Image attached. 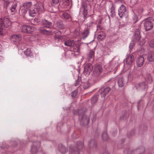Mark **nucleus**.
I'll use <instances>...</instances> for the list:
<instances>
[{"mask_svg":"<svg viewBox=\"0 0 154 154\" xmlns=\"http://www.w3.org/2000/svg\"><path fill=\"white\" fill-rule=\"evenodd\" d=\"M149 46L151 47H154V39L151 40L149 43Z\"/></svg>","mask_w":154,"mask_h":154,"instance_id":"a18cd8bd","label":"nucleus"},{"mask_svg":"<svg viewBox=\"0 0 154 154\" xmlns=\"http://www.w3.org/2000/svg\"><path fill=\"white\" fill-rule=\"evenodd\" d=\"M39 35L38 34H35L34 35H33L32 36V38H37V39H38V37Z\"/></svg>","mask_w":154,"mask_h":154,"instance_id":"603ef678","label":"nucleus"},{"mask_svg":"<svg viewBox=\"0 0 154 154\" xmlns=\"http://www.w3.org/2000/svg\"><path fill=\"white\" fill-rule=\"evenodd\" d=\"M145 151V148L143 146H140L133 151L134 154H142L144 153Z\"/></svg>","mask_w":154,"mask_h":154,"instance_id":"a211bd4d","label":"nucleus"},{"mask_svg":"<svg viewBox=\"0 0 154 154\" xmlns=\"http://www.w3.org/2000/svg\"><path fill=\"white\" fill-rule=\"evenodd\" d=\"M105 37V35L104 33L103 32H101L98 35L97 39L98 41H100L103 39H104Z\"/></svg>","mask_w":154,"mask_h":154,"instance_id":"c756f323","label":"nucleus"},{"mask_svg":"<svg viewBox=\"0 0 154 154\" xmlns=\"http://www.w3.org/2000/svg\"><path fill=\"white\" fill-rule=\"evenodd\" d=\"M82 85L84 89H86L90 87V85L88 81L82 83Z\"/></svg>","mask_w":154,"mask_h":154,"instance_id":"e433bc0d","label":"nucleus"},{"mask_svg":"<svg viewBox=\"0 0 154 154\" xmlns=\"http://www.w3.org/2000/svg\"><path fill=\"white\" fill-rule=\"evenodd\" d=\"M135 134V131L134 130H132L128 132L127 134L128 137H130L134 136Z\"/></svg>","mask_w":154,"mask_h":154,"instance_id":"79ce46f5","label":"nucleus"},{"mask_svg":"<svg viewBox=\"0 0 154 154\" xmlns=\"http://www.w3.org/2000/svg\"><path fill=\"white\" fill-rule=\"evenodd\" d=\"M68 20H69V21H70L71 20V16L68 14Z\"/></svg>","mask_w":154,"mask_h":154,"instance_id":"4d7b16f0","label":"nucleus"},{"mask_svg":"<svg viewBox=\"0 0 154 154\" xmlns=\"http://www.w3.org/2000/svg\"><path fill=\"white\" fill-rule=\"evenodd\" d=\"M147 59L149 62H154V52L150 51L148 52Z\"/></svg>","mask_w":154,"mask_h":154,"instance_id":"6ab92c4d","label":"nucleus"},{"mask_svg":"<svg viewBox=\"0 0 154 154\" xmlns=\"http://www.w3.org/2000/svg\"><path fill=\"white\" fill-rule=\"evenodd\" d=\"M126 8L123 5H121L118 9V15L121 18L125 17Z\"/></svg>","mask_w":154,"mask_h":154,"instance_id":"1a4fd4ad","label":"nucleus"},{"mask_svg":"<svg viewBox=\"0 0 154 154\" xmlns=\"http://www.w3.org/2000/svg\"><path fill=\"white\" fill-rule=\"evenodd\" d=\"M133 1H134V0H131V2L132 3H133Z\"/></svg>","mask_w":154,"mask_h":154,"instance_id":"774afa93","label":"nucleus"},{"mask_svg":"<svg viewBox=\"0 0 154 154\" xmlns=\"http://www.w3.org/2000/svg\"><path fill=\"white\" fill-rule=\"evenodd\" d=\"M54 25L56 27L60 29H62L64 27V25L61 21L56 22L55 23Z\"/></svg>","mask_w":154,"mask_h":154,"instance_id":"c85d7f7f","label":"nucleus"},{"mask_svg":"<svg viewBox=\"0 0 154 154\" xmlns=\"http://www.w3.org/2000/svg\"><path fill=\"white\" fill-rule=\"evenodd\" d=\"M118 83L119 87H122L124 85V79L122 78H120L118 81Z\"/></svg>","mask_w":154,"mask_h":154,"instance_id":"473e14b6","label":"nucleus"},{"mask_svg":"<svg viewBox=\"0 0 154 154\" xmlns=\"http://www.w3.org/2000/svg\"><path fill=\"white\" fill-rule=\"evenodd\" d=\"M133 20L134 23H136L138 20V17L136 15H134L133 17Z\"/></svg>","mask_w":154,"mask_h":154,"instance_id":"de8ad7c7","label":"nucleus"},{"mask_svg":"<svg viewBox=\"0 0 154 154\" xmlns=\"http://www.w3.org/2000/svg\"><path fill=\"white\" fill-rule=\"evenodd\" d=\"M86 109L85 106H82L81 108L75 110L74 113L76 115L79 116V117L83 116L84 114V112L86 111Z\"/></svg>","mask_w":154,"mask_h":154,"instance_id":"4468645a","label":"nucleus"},{"mask_svg":"<svg viewBox=\"0 0 154 154\" xmlns=\"http://www.w3.org/2000/svg\"><path fill=\"white\" fill-rule=\"evenodd\" d=\"M62 17L65 19H67V13L66 12H65L63 13Z\"/></svg>","mask_w":154,"mask_h":154,"instance_id":"49530a36","label":"nucleus"},{"mask_svg":"<svg viewBox=\"0 0 154 154\" xmlns=\"http://www.w3.org/2000/svg\"><path fill=\"white\" fill-rule=\"evenodd\" d=\"M80 83V81L79 80H76L75 83L74 84L75 86H78Z\"/></svg>","mask_w":154,"mask_h":154,"instance_id":"8fccbe9b","label":"nucleus"},{"mask_svg":"<svg viewBox=\"0 0 154 154\" xmlns=\"http://www.w3.org/2000/svg\"><path fill=\"white\" fill-rule=\"evenodd\" d=\"M140 31L138 29L135 30L134 35L136 40L137 41H139L140 38Z\"/></svg>","mask_w":154,"mask_h":154,"instance_id":"5701e85b","label":"nucleus"},{"mask_svg":"<svg viewBox=\"0 0 154 154\" xmlns=\"http://www.w3.org/2000/svg\"><path fill=\"white\" fill-rule=\"evenodd\" d=\"M61 32L60 31L57 32L56 33L54 36V38L55 40H59L62 39V37L61 36Z\"/></svg>","mask_w":154,"mask_h":154,"instance_id":"7c9ffc66","label":"nucleus"},{"mask_svg":"<svg viewBox=\"0 0 154 154\" xmlns=\"http://www.w3.org/2000/svg\"><path fill=\"white\" fill-rule=\"evenodd\" d=\"M78 93L77 89H75L74 91L71 93V95L72 97H75Z\"/></svg>","mask_w":154,"mask_h":154,"instance_id":"a19ab883","label":"nucleus"},{"mask_svg":"<svg viewBox=\"0 0 154 154\" xmlns=\"http://www.w3.org/2000/svg\"><path fill=\"white\" fill-rule=\"evenodd\" d=\"M17 4L15 3L12 6L11 8V10L12 12L15 13L17 11Z\"/></svg>","mask_w":154,"mask_h":154,"instance_id":"c9c22d12","label":"nucleus"},{"mask_svg":"<svg viewBox=\"0 0 154 154\" xmlns=\"http://www.w3.org/2000/svg\"><path fill=\"white\" fill-rule=\"evenodd\" d=\"M93 67L91 64L88 63L85 65L84 67V72L87 74H90L93 69Z\"/></svg>","mask_w":154,"mask_h":154,"instance_id":"dca6fc26","label":"nucleus"},{"mask_svg":"<svg viewBox=\"0 0 154 154\" xmlns=\"http://www.w3.org/2000/svg\"><path fill=\"white\" fill-rule=\"evenodd\" d=\"M143 102V99H141L138 102V105H142Z\"/></svg>","mask_w":154,"mask_h":154,"instance_id":"09e8293b","label":"nucleus"},{"mask_svg":"<svg viewBox=\"0 0 154 154\" xmlns=\"http://www.w3.org/2000/svg\"><path fill=\"white\" fill-rule=\"evenodd\" d=\"M103 72V69L100 65H96L94 67L92 75L94 77H97L101 75Z\"/></svg>","mask_w":154,"mask_h":154,"instance_id":"7ed1b4c3","label":"nucleus"},{"mask_svg":"<svg viewBox=\"0 0 154 154\" xmlns=\"http://www.w3.org/2000/svg\"><path fill=\"white\" fill-rule=\"evenodd\" d=\"M64 44L65 45H66V46H67V42L66 41L64 42Z\"/></svg>","mask_w":154,"mask_h":154,"instance_id":"bf43d9fd","label":"nucleus"},{"mask_svg":"<svg viewBox=\"0 0 154 154\" xmlns=\"http://www.w3.org/2000/svg\"><path fill=\"white\" fill-rule=\"evenodd\" d=\"M128 151H127V150L126 151V150H125L124 151V152H126V153H128Z\"/></svg>","mask_w":154,"mask_h":154,"instance_id":"e2e57ef3","label":"nucleus"},{"mask_svg":"<svg viewBox=\"0 0 154 154\" xmlns=\"http://www.w3.org/2000/svg\"><path fill=\"white\" fill-rule=\"evenodd\" d=\"M134 59V56L133 55L131 54L128 55L126 60L127 63L130 64L133 61Z\"/></svg>","mask_w":154,"mask_h":154,"instance_id":"412c9836","label":"nucleus"},{"mask_svg":"<svg viewBox=\"0 0 154 154\" xmlns=\"http://www.w3.org/2000/svg\"><path fill=\"white\" fill-rule=\"evenodd\" d=\"M60 0H52L51 4L52 5L59 3Z\"/></svg>","mask_w":154,"mask_h":154,"instance_id":"c03bdc74","label":"nucleus"},{"mask_svg":"<svg viewBox=\"0 0 154 154\" xmlns=\"http://www.w3.org/2000/svg\"><path fill=\"white\" fill-rule=\"evenodd\" d=\"M62 1L63 2H66V0H62Z\"/></svg>","mask_w":154,"mask_h":154,"instance_id":"69168bd1","label":"nucleus"},{"mask_svg":"<svg viewBox=\"0 0 154 154\" xmlns=\"http://www.w3.org/2000/svg\"><path fill=\"white\" fill-rule=\"evenodd\" d=\"M41 11V7L38 5H35L29 10L30 15L32 17L35 16V14L40 13Z\"/></svg>","mask_w":154,"mask_h":154,"instance_id":"423d86ee","label":"nucleus"},{"mask_svg":"<svg viewBox=\"0 0 154 154\" xmlns=\"http://www.w3.org/2000/svg\"><path fill=\"white\" fill-rule=\"evenodd\" d=\"M36 29L35 28L31 26L27 25H23L21 27V31L24 33L30 34L33 32Z\"/></svg>","mask_w":154,"mask_h":154,"instance_id":"20e7f679","label":"nucleus"},{"mask_svg":"<svg viewBox=\"0 0 154 154\" xmlns=\"http://www.w3.org/2000/svg\"><path fill=\"white\" fill-rule=\"evenodd\" d=\"M58 149L59 151L62 154H64L66 152V149L64 146L62 144H59Z\"/></svg>","mask_w":154,"mask_h":154,"instance_id":"4be33fe9","label":"nucleus"},{"mask_svg":"<svg viewBox=\"0 0 154 154\" xmlns=\"http://www.w3.org/2000/svg\"><path fill=\"white\" fill-rule=\"evenodd\" d=\"M0 24L2 28L3 25L6 28L9 27L11 25V23L8 18L6 17L0 19Z\"/></svg>","mask_w":154,"mask_h":154,"instance_id":"6e6552de","label":"nucleus"},{"mask_svg":"<svg viewBox=\"0 0 154 154\" xmlns=\"http://www.w3.org/2000/svg\"><path fill=\"white\" fill-rule=\"evenodd\" d=\"M24 53L26 56H28L31 55V52L30 49L28 48L24 51Z\"/></svg>","mask_w":154,"mask_h":154,"instance_id":"ea45409f","label":"nucleus"},{"mask_svg":"<svg viewBox=\"0 0 154 154\" xmlns=\"http://www.w3.org/2000/svg\"><path fill=\"white\" fill-rule=\"evenodd\" d=\"M152 111L154 112V106H152Z\"/></svg>","mask_w":154,"mask_h":154,"instance_id":"0e129e2a","label":"nucleus"},{"mask_svg":"<svg viewBox=\"0 0 154 154\" xmlns=\"http://www.w3.org/2000/svg\"><path fill=\"white\" fill-rule=\"evenodd\" d=\"M102 138L103 140L106 141L108 138V136L106 132H104L102 135Z\"/></svg>","mask_w":154,"mask_h":154,"instance_id":"4c0bfd02","label":"nucleus"},{"mask_svg":"<svg viewBox=\"0 0 154 154\" xmlns=\"http://www.w3.org/2000/svg\"><path fill=\"white\" fill-rule=\"evenodd\" d=\"M128 114H127V115L126 116H121L120 117V119H126L128 118Z\"/></svg>","mask_w":154,"mask_h":154,"instance_id":"3c124183","label":"nucleus"},{"mask_svg":"<svg viewBox=\"0 0 154 154\" xmlns=\"http://www.w3.org/2000/svg\"><path fill=\"white\" fill-rule=\"evenodd\" d=\"M87 14H88L87 9H83V14L84 15V17L85 19L86 18Z\"/></svg>","mask_w":154,"mask_h":154,"instance_id":"37998d69","label":"nucleus"},{"mask_svg":"<svg viewBox=\"0 0 154 154\" xmlns=\"http://www.w3.org/2000/svg\"><path fill=\"white\" fill-rule=\"evenodd\" d=\"M110 12L111 13V16L112 17H113L115 15V7L114 5L112 4L110 9Z\"/></svg>","mask_w":154,"mask_h":154,"instance_id":"2f4dec72","label":"nucleus"},{"mask_svg":"<svg viewBox=\"0 0 154 154\" xmlns=\"http://www.w3.org/2000/svg\"><path fill=\"white\" fill-rule=\"evenodd\" d=\"M103 154H109V153L107 151H105L103 153Z\"/></svg>","mask_w":154,"mask_h":154,"instance_id":"13d9d810","label":"nucleus"},{"mask_svg":"<svg viewBox=\"0 0 154 154\" xmlns=\"http://www.w3.org/2000/svg\"><path fill=\"white\" fill-rule=\"evenodd\" d=\"M7 5H8L10 2L11 0H3Z\"/></svg>","mask_w":154,"mask_h":154,"instance_id":"5fc2aeb1","label":"nucleus"},{"mask_svg":"<svg viewBox=\"0 0 154 154\" xmlns=\"http://www.w3.org/2000/svg\"><path fill=\"white\" fill-rule=\"evenodd\" d=\"M32 7V2H26L24 3L23 6L22 7V12L25 14L27 11L28 9H30Z\"/></svg>","mask_w":154,"mask_h":154,"instance_id":"9b49d317","label":"nucleus"},{"mask_svg":"<svg viewBox=\"0 0 154 154\" xmlns=\"http://www.w3.org/2000/svg\"><path fill=\"white\" fill-rule=\"evenodd\" d=\"M40 19L38 18H35L32 20V23L35 25H36L40 24Z\"/></svg>","mask_w":154,"mask_h":154,"instance_id":"f704fd0d","label":"nucleus"},{"mask_svg":"<svg viewBox=\"0 0 154 154\" xmlns=\"http://www.w3.org/2000/svg\"><path fill=\"white\" fill-rule=\"evenodd\" d=\"M68 51L72 55L78 54L80 51L78 46L75 44L73 40H68Z\"/></svg>","mask_w":154,"mask_h":154,"instance_id":"f257e3e1","label":"nucleus"},{"mask_svg":"<svg viewBox=\"0 0 154 154\" xmlns=\"http://www.w3.org/2000/svg\"><path fill=\"white\" fill-rule=\"evenodd\" d=\"M95 51L93 50H90L87 55V58L89 60L94 58V57Z\"/></svg>","mask_w":154,"mask_h":154,"instance_id":"b1692460","label":"nucleus"},{"mask_svg":"<svg viewBox=\"0 0 154 154\" xmlns=\"http://www.w3.org/2000/svg\"><path fill=\"white\" fill-rule=\"evenodd\" d=\"M144 78L145 81L148 83H151L152 82V78L151 76L148 73L146 74L144 77Z\"/></svg>","mask_w":154,"mask_h":154,"instance_id":"bb28decb","label":"nucleus"},{"mask_svg":"<svg viewBox=\"0 0 154 154\" xmlns=\"http://www.w3.org/2000/svg\"><path fill=\"white\" fill-rule=\"evenodd\" d=\"M129 48H130V49H131L132 48V47H131V44H130V45Z\"/></svg>","mask_w":154,"mask_h":154,"instance_id":"680f3d73","label":"nucleus"},{"mask_svg":"<svg viewBox=\"0 0 154 154\" xmlns=\"http://www.w3.org/2000/svg\"><path fill=\"white\" fill-rule=\"evenodd\" d=\"M143 25L145 30L146 31H148L153 28L154 25V21L150 20L147 18L144 21Z\"/></svg>","mask_w":154,"mask_h":154,"instance_id":"39448f33","label":"nucleus"},{"mask_svg":"<svg viewBox=\"0 0 154 154\" xmlns=\"http://www.w3.org/2000/svg\"><path fill=\"white\" fill-rule=\"evenodd\" d=\"M41 145V143L39 142H34L31 149V152L32 154L36 153L38 151V148Z\"/></svg>","mask_w":154,"mask_h":154,"instance_id":"f8f14e48","label":"nucleus"},{"mask_svg":"<svg viewBox=\"0 0 154 154\" xmlns=\"http://www.w3.org/2000/svg\"><path fill=\"white\" fill-rule=\"evenodd\" d=\"M83 146L84 144L82 142H77L76 148L73 146L69 147V154H80V151L82 149Z\"/></svg>","mask_w":154,"mask_h":154,"instance_id":"f03ea898","label":"nucleus"},{"mask_svg":"<svg viewBox=\"0 0 154 154\" xmlns=\"http://www.w3.org/2000/svg\"><path fill=\"white\" fill-rule=\"evenodd\" d=\"M11 39L12 42H18L21 39V35H14L11 37Z\"/></svg>","mask_w":154,"mask_h":154,"instance_id":"f3484780","label":"nucleus"},{"mask_svg":"<svg viewBox=\"0 0 154 154\" xmlns=\"http://www.w3.org/2000/svg\"><path fill=\"white\" fill-rule=\"evenodd\" d=\"M2 46L0 44V51H1L2 50Z\"/></svg>","mask_w":154,"mask_h":154,"instance_id":"052dcab7","label":"nucleus"},{"mask_svg":"<svg viewBox=\"0 0 154 154\" xmlns=\"http://www.w3.org/2000/svg\"><path fill=\"white\" fill-rule=\"evenodd\" d=\"M86 0L88 2H90V1H93L92 0Z\"/></svg>","mask_w":154,"mask_h":154,"instance_id":"338daca9","label":"nucleus"},{"mask_svg":"<svg viewBox=\"0 0 154 154\" xmlns=\"http://www.w3.org/2000/svg\"><path fill=\"white\" fill-rule=\"evenodd\" d=\"M111 88L109 87H104L101 88L99 91L102 97H104L110 91Z\"/></svg>","mask_w":154,"mask_h":154,"instance_id":"9d476101","label":"nucleus"},{"mask_svg":"<svg viewBox=\"0 0 154 154\" xmlns=\"http://www.w3.org/2000/svg\"><path fill=\"white\" fill-rule=\"evenodd\" d=\"M88 146L91 149L94 150H96L97 149V143L94 140H91L89 142Z\"/></svg>","mask_w":154,"mask_h":154,"instance_id":"2eb2a0df","label":"nucleus"},{"mask_svg":"<svg viewBox=\"0 0 154 154\" xmlns=\"http://www.w3.org/2000/svg\"><path fill=\"white\" fill-rule=\"evenodd\" d=\"M89 33V29L87 28L85 29L82 32V35L84 38H85L87 37Z\"/></svg>","mask_w":154,"mask_h":154,"instance_id":"cd10ccee","label":"nucleus"},{"mask_svg":"<svg viewBox=\"0 0 154 154\" xmlns=\"http://www.w3.org/2000/svg\"><path fill=\"white\" fill-rule=\"evenodd\" d=\"M97 27L98 29H103V27L99 24L97 25Z\"/></svg>","mask_w":154,"mask_h":154,"instance_id":"864d4df0","label":"nucleus"},{"mask_svg":"<svg viewBox=\"0 0 154 154\" xmlns=\"http://www.w3.org/2000/svg\"><path fill=\"white\" fill-rule=\"evenodd\" d=\"M39 30L40 32L44 34H47L49 32V31L46 30L42 27H40Z\"/></svg>","mask_w":154,"mask_h":154,"instance_id":"72a5a7b5","label":"nucleus"},{"mask_svg":"<svg viewBox=\"0 0 154 154\" xmlns=\"http://www.w3.org/2000/svg\"><path fill=\"white\" fill-rule=\"evenodd\" d=\"M81 7L83 8V9H87V5L85 1H83L81 3Z\"/></svg>","mask_w":154,"mask_h":154,"instance_id":"58836bf2","label":"nucleus"},{"mask_svg":"<svg viewBox=\"0 0 154 154\" xmlns=\"http://www.w3.org/2000/svg\"><path fill=\"white\" fill-rule=\"evenodd\" d=\"M2 27L1 24H0V34H2Z\"/></svg>","mask_w":154,"mask_h":154,"instance_id":"6e6d98bb","label":"nucleus"},{"mask_svg":"<svg viewBox=\"0 0 154 154\" xmlns=\"http://www.w3.org/2000/svg\"><path fill=\"white\" fill-rule=\"evenodd\" d=\"M98 96L97 94H95L92 97L91 103L92 105L94 104L97 102L98 100Z\"/></svg>","mask_w":154,"mask_h":154,"instance_id":"a878e982","label":"nucleus"},{"mask_svg":"<svg viewBox=\"0 0 154 154\" xmlns=\"http://www.w3.org/2000/svg\"><path fill=\"white\" fill-rule=\"evenodd\" d=\"M144 58L143 57L140 56L139 57L137 61V66L138 67H140L142 66L144 63Z\"/></svg>","mask_w":154,"mask_h":154,"instance_id":"aec40b11","label":"nucleus"},{"mask_svg":"<svg viewBox=\"0 0 154 154\" xmlns=\"http://www.w3.org/2000/svg\"><path fill=\"white\" fill-rule=\"evenodd\" d=\"M137 89L144 91L147 88V85L145 82L140 83L136 85Z\"/></svg>","mask_w":154,"mask_h":154,"instance_id":"ddd939ff","label":"nucleus"},{"mask_svg":"<svg viewBox=\"0 0 154 154\" xmlns=\"http://www.w3.org/2000/svg\"><path fill=\"white\" fill-rule=\"evenodd\" d=\"M80 124L84 126H86L88 125L89 122V118L88 116L86 115L79 117Z\"/></svg>","mask_w":154,"mask_h":154,"instance_id":"0eeeda50","label":"nucleus"},{"mask_svg":"<svg viewBox=\"0 0 154 154\" xmlns=\"http://www.w3.org/2000/svg\"><path fill=\"white\" fill-rule=\"evenodd\" d=\"M42 23L43 25L45 27L50 28L52 26V23L46 20H43Z\"/></svg>","mask_w":154,"mask_h":154,"instance_id":"393cba45","label":"nucleus"}]
</instances>
